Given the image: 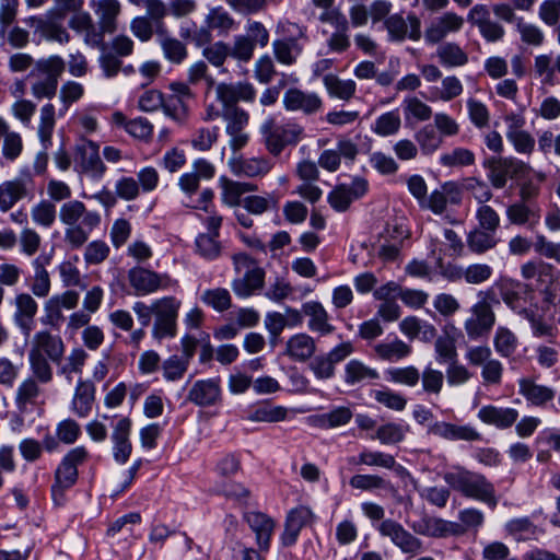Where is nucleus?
I'll list each match as a JSON object with an SVG mask.
<instances>
[{
    "instance_id": "obj_4",
    "label": "nucleus",
    "mask_w": 560,
    "mask_h": 560,
    "mask_svg": "<svg viewBox=\"0 0 560 560\" xmlns=\"http://www.w3.org/2000/svg\"><path fill=\"white\" fill-rule=\"evenodd\" d=\"M487 178L495 189L506 186L509 179L518 180L533 172L532 166L515 156H489L482 162Z\"/></svg>"
},
{
    "instance_id": "obj_27",
    "label": "nucleus",
    "mask_w": 560,
    "mask_h": 560,
    "mask_svg": "<svg viewBox=\"0 0 560 560\" xmlns=\"http://www.w3.org/2000/svg\"><path fill=\"white\" fill-rule=\"evenodd\" d=\"M13 322L21 332L28 337L34 328L38 304L30 293H19L13 300Z\"/></svg>"
},
{
    "instance_id": "obj_21",
    "label": "nucleus",
    "mask_w": 560,
    "mask_h": 560,
    "mask_svg": "<svg viewBox=\"0 0 560 560\" xmlns=\"http://www.w3.org/2000/svg\"><path fill=\"white\" fill-rule=\"evenodd\" d=\"M282 104L288 112H302L305 115H313L323 107V101L317 93L299 88H289L283 94Z\"/></svg>"
},
{
    "instance_id": "obj_59",
    "label": "nucleus",
    "mask_w": 560,
    "mask_h": 560,
    "mask_svg": "<svg viewBox=\"0 0 560 560\" xmlns=\"http://www.w3.org/2000/svg\"><path fill=\"white\" fill-rule=\"evenodd\" d=\"M121 5L118 0H100L96 14L100 16V25L103 32L113 33L116 28V18L120 13Z\"/></svg>"
},
{
    "instance_id": "obj_46",
    "label": "nucleus",
    "mask_w": 560,
    "mask_h": 560,
    "mask_svg": "<svg viewBox=\"0 0 560 560\" xmlns=\"http://www.w3.org/2000/svg\"><path fill=\"white\" fill-rule=\"evenodd\" d=\"M378 377L380 374L375 369L365 365L358 359L350 360L343 369V381L349 386L363 384Z\"/></svg>"
},
{
    "instance_id": "obj_50",
    "label": "nucleus",
    "mask_w": 560,
    "mask_h": 560,
    "mask_svg": "<svg viewBox=\"0 0 560 560\" xmlns=\"http://www.w3.org/2000/svg\"><path fill=\"white\" fill-rule=\"evenodd\" d=\"M373 350L378 359L389 362L399 361L411 353V347L398 338L378 342Z\"/></svg>"
},
{
    "instance_id": "obj_1",
    "label": "nucleus",
    "mask_w": 560,
    "mask_h": 560,
    "mask_svg": "<svg viewBox=\"0 0 560 560\" xmlns=\"http://www.w3.org/2000/svg\"><path fill=\"white\" fill-rule=\"evenodd\" d=\"M47 195L51 202L65 201L58 211L59 221L66 226L63 241L72 250L81 248L101 224V214L95 210H89L82 201L70 199L72 190L62 180L50 179L47 184Z\"/></svg>"
},
{
    "instance_id": "obj_26",
    "label": "nucleus",
    "mask_w": 560,
    "mask_h": 560,
    "mask_svg": "<svg viewBox=\"0 0 560 560\" xmlns=\"http://www.w3.org/2000/svg\"><path fill=\"white\" fill-rule=\"evenodd\" d=\"M462 190L455 182H446L434 189L421 203V208L431 210L434 214H442L447 205H459Z\"/></svg>"
},
{
    "instance_id": "obj_2",
    "label": "nucleus",
    "mask_w": 560,
    "mask_h": 560,
    "mask_svg": "<svg viewBox=\"0 0 560 560\" xmlns=\"http://www.w3.org/2000/svg\"><path fill=\"white\" fill-rule=\"evenodd\" d=\"M443 480L463 497L482 502L491 510L499 503L494 485L480 472L458 465L444 472Z\"/></svg>"
},
{
    "instance_id": "obj_18",
    "label": "nucleus",
    "mask_w": 560,
    "mask_h": 560,
    "mask_svg": "<svg viewBox=\"0 0 560 560\" xmlns=\"http://www.w3.org/2000/svg\"><path fill=\"white\" fill-rule=\"evenodd\" d=\"M215 94L218 101L222 104V112L230 108H240L236 104L240 101L254 102L256 97V90L252 83L237 82V83H219L215 86Z\"/></svg>"
},
{
    "instance_id": "obj_11",
    "label": "nucleus",
    "mask_w": 560,
    "mask_h": 560,
    "mask_svg": "<svg viewBox=\"0 0 560 560\" xmlns=\"http://www.w3.org/2000/svg\"><path fill=\"white\" fill-rule=\"evenodd\" d=\"M73 162L74 170L92 180L103 178L107 170L100 156L98 144L86 139H82L75 144Z\"/></svg>"
},
{
    "instance_id": "obj_25",
    "label": "nucleus",
    "mask_w": 560,
    "mask_h": 560,
    "mask_svg": "<svg viewBox=\"0 0 560 560\" xmlns=\"http://www.w3.org/2000/svg\"><path fill=\"white\" fill-rule=\"evenodd\" d=\"M411 529L415 534L431 538H445L464 532L456 523L430 515H423L420 520L413 522Z\"/></svg>"
},
{
    "instance_id": "obj_36",
    "label": "nucleus",
    "mask_w": 560,
    "mask_h": 560,
    "mask_svg": "<svg viewBox=\"0 0 560 560\" xmlns=\"http://www.w3.org/2000/svg\"><path fill=\"white\" fill-rule=\"evenodd\" d=\"M25 23L34 30L35 34H39L46 40L66 44L70 40L67 30L54 20L44 19L42 16H30Z\"/></svg>"
},
{
    "instance_id": "obj_49",
    "label": "nucleus",
    "mask_w": 560,
    "mask_h": 560,
    "mask_svg": "<svg viewBox=\"0 0 560 560\" xmlns=\"http://www.w3.org/2000/svg\"><path fill=\"white\" fill-rule=\"evenodd\" d=\"M499 241L497 233L478 226L471 230L466 237L469 250L477 255H482L486 252L493 249L498 245Z\"/></svg>"
},
{
    "instance_id": "obj_43",
    "label": "nucleus",
    "mask_w": 560,
    "mask_h": 560,
    "mask_svg": "<svg viewBox=\"0 0 560 560\" xmlns=\"http://www.w3.org/2000/svg\"><path fill=\"white\" fill-rule=\"evenodd\" d=\"M205 24L218 36H226L237 28L236 21L223 7L211 8L205 16Z\"/></svg>"
},
{
    "instance_id": "obj_15",
    "label": "nucleus",
    "mask_w": 560,
    "mask_h": 560,
    "mask_svg": "<svg viewBox=\"0 0 560 560\" xmlns=\"http://www.w3.org/2000/svg\"><path fill=\"white\" fill-rule=\"evenodd\" d=\"M388 40L401 43L406 38L418 42L421 38V21L415 13L405 19L400 13H394L384 21Z\"/></svg>"
},
{
    "instance_id": "obj_47",
    "label": "nucleus",
    "mask_w": 560,
    "mask_h": 560,
    "mask_svg": "<svg viewBox=\"0 0 560 560\" xmlns=\"http://www.w3.org/2000/svg\"><path fill=\"white\" fill-rule=\"evenodd\" d=\"M42 394V389L39 387V383L35 381L33 377H26L21 382L18 386L14 402L19 411L26 412L30 410V407L34 406L37 402Z\"/></svg>"
},
{
    "instance_id": "obj_51",
    "label": "nucleus",
    "mask_w": 560,
    "mask_h": 560,
    "mask_svg": "<svg viewBox=\"0 0 560 560\" xmlns=\"http://www.w3.org/2000/svg\"><path fill=\"white\" fill-rule=\"evenodd\" d=\"M56 125V108L54 104L47 103L42 106L39 112V125L37 135L45 150L51 145L52 132Z\"/></svg>"
},
{
    "instance_id": "obj_19",
    "label": "nucleus",
    "mask_w": 560,
    "mask_h": 560,
    "mask_svg": "<svg viewBox=\"0 0 560 560\" xmlns=\"http://www.w3.org/2000/svg\"><path fill=\"white\" fill-rule=\"evenodd\" d=\"M464 18L455 12H445L436 16L424 31L427 44H440L448 34L459 32L464 26Z\"/></svg>"
},
{
    "instance_id": "obj_56",
    "label": "nucleus",
    "mask_w": 560,
    "mask_h": 560,
    "mask_svg": "<svg viewBox=\"0 0 560 560\" xmlns=\"http://www.w3.org/2000/svg\"><path fill=\"white\" fill-rule=\"evenodd\" d=\"M50 362L48 358L43 357L39 352L35 353L28 350V364L32 372L31 377L35 378L36 382L48 384L52 381L54 371Z\"/></svg>"
},
{
    "instance_id": "obj_52",
    "label": "nucleus",
    "mask_w": 560,
    "mask_h": 560,
    "mask_svg": "<svg viewBox=\"0 0 560 560\" xmlns=\"http://www.w3.org/2000/svg\"><path fill=\"white\" fill-rule=\"evenodd\" d=\"M517 336L508 327L499 326L493 336V347L502 358L512 357L518 348Z\"/></svg>"
},
{
    "instance_id": "obj_54",
    "label": "nucleus",
    "mask_w": 560,
    "mask_h": 560,
    "mask_svg": "<svg viewBox=\"0 0 560 560\" xmlns=\"http://www.w3.org/2000/svg\"><path fill=\"white\" fill-rule=\"evenodd\" d=\"M353 417L349 407L339 406L328 412L318 415L315 418V424L324 430L335 429L348 424Z\"/></svg>"
},
{
    "instance_id": "obj_41",
    "label": "nucleus",
    "mask_w": 560,
    "mask_h": 560,
    "mask_svg": "<svg viewBox=\"0 0 560 560\" xmlns=\"http://www.w3.org/2000/svg\"><path fill=\"white\" fill-rule=\"evenodd\" d=\"M348 463L352 465H365L369 467H378L388 470H393L396 468L402 469L400 465L397 464L395 457L392 454L384 453L381 451H372L364 448L361 451L358 456H351L348 458Z\"/></svg>"
},
{
    "instance_id": "obj_32",
    "label": "nucleus",
    "mask_w": 560,
    "mask_h": 560,
    "mask_svg": "<svg viewBox=\"0 0 560 560\" xmlns=\"http://www.w3.org/2000/svg\"><path fill=\"white\" fill-rule=\"evenodd\" d=\"M96 387L93 381L79 378L74 388L70 409L79 418H86L95 402Z\"/></svg>"
},
{
    "instance_id": "obj_35",
    "label": "nucleus",
    "mask_w": 560,
    "mask_h": 560,
    "mask_svg": "<svg viewBox=\"0 0 560 560\" xmlns=\"http://www.w3.org/2000/svg\"><path fill=\"white\" fill-rule=\"evenodd\" d=\"M477 417L486 424L493 425L500 430H505L516 422L518 411L514 408L487 405L479 409Z\"/></svg>"
},
{
    "instance_id": "obj_20",
    "label": "nucleus",
    "mask_w": 560,
    "mask_h": 560,
    "mask_svg": "<svg viewBox=\"0 0 560 560\" xmlns=\"http://www.w3.org/2000/svg\"><path fill=\"white\" fill-rule=\"evenodd\" d=\"M468 21L476 25L480 35L488 43H497L503 39L505 35L504 27L490 16V11L485 4L474 5L467 16Z\"/></svg>"
},
{
    "instance_id": "obj_30",
    "label": "nucleus",
    "mask_w": 560,
    "mask_h": 560,
    "mask_svg": "<svg viewBox=\"0 0 560 560\" xmlns=\"http://www.w3.org/2000/svg\"><path fill=\"white\" fill-rule=\"evenodd\" d=\"M302 312L308 318L307 328L319 336H327L335 331L330 316L324 305L318 301H308L302 304Z\"/></svg>"
},
{
    "instance_id": "obj_7",
    "label": "nucleus",
    "mask_w": 560,
    "mask_h": 560,
    "mask_svg": "<svg viewBox=\"0 0 560 560\" xmlns=\"http://www.w3.org/2000/svg\"><path fill=\"white\" fill-rule=\"evenodd\" d=\"M260 133L268 152L278 156L287 145H294L302 139L304 128L296 122L280 125L269 117L261 124Z\"/></svg>"
},
{
    "instance_id": "obj_42",
    "label": "nucleus",
    "mask_w": 560,
    "mask_h": 560,
    "mask_svg": "<svg viewBox=\"0 0 560 560\" xmlns=\"http://www.w3.org/2000/svg\"><path fill=\"white\" fill-rule=\"evenodd\" d=\"M518 393L534 406H544L555 398V390L548 386L535 383L530 378L518 381Z\"/></svg>"
},
{
    "instance_id": "obj_37",
    "label": "nucleus",
    "mask_w": 560,
    "mask_h": 560,
    "mask_svg": "<svg viewBox=\"0 0 560 560\" xmlns=\"http://www.w3.org/2000/svg\"><path fill=\"white\" fill-rule=\"evenodd\" d=\"M131 421L129 418H121L115 425L112 440L114 443L113 455L117 463L125 464L130 457L132 446L129 441Z\"/></svg>"
},
{
    "instance_id": "obj_40",
    "label": "nucleus",
    "mask_w": 560,
    "mask_h": 560,
    "mask_svg": "<svg viewBox=\"0 0 560 560\" xmlns=\"http://www.w3.org/2000/svg\"><path fill=\"white\" fill-rule=\"evenodd\" d=\"M304 50V45L298 37H283L273 40L272 52L276 60L283 66L294 65Z\"/></svg>"
},
{
    "instance_id": "obj_31",
    "label": "nucleus",
    "mask_w": 560,
    "mask_h": 560,
    "mask_svg": "<svg viewBox=\"0 0 560 560\" xmlns=\"http://www.w3.org/2000/svg\"><path fill=\"white\" fill-rule=\"evenodd\" d=\"M428 433L448 440V441H479L481 434L471 425H457L445 421H436L432 423Z\"/></svg>"
},
{
    "instance_id": "obj_16",
    "label": "nucleus",
    "mask_w": 560,
    "mask_h": 560,
    "mask_svg": "<svg viewBox=\"0 0 560 560\" xmlns=\"http://www.w3.org/2000/svg\"><path fill=\"white\" fill-rule=\"evenodd\" d=\"M318 21L335 27V31L326 39L328 51L332 54L346 52L351 46L347 16L341 11H335L330 14L318 15Z\"/></svg>"
},
{
    "instance_id": "obj_10",
    "label": "nucleus",
    "mask_w": 560,
    "mask_h": 560,
    "mask_svg": "<svg viewBox=\"0 0 560 560\" xmlns=\"http://www.w3.org/2000/svg\"><path fill=\"white\" fill-rule=\"evenodd\" d=\"M499 293L504 304L521 317L537 305L534 290L517 280L503 279L499 283Z\"/></svg>"
},
{
    "instance_id": "obj_62",
    "label": "nucleus",
    "mask_w": 560,
    "mask_h": 560,
    "mask_svg": "<svg viewBox=\"0 0 560 560\" xmlns=\"http://www.w3.org/2000/svg\"><path fill=\"white\" fill-rule=\"evenodd\" d=\"M464 91L463 83L455 75L445 77L442 80L441 88H432L430 101H443L450 102L456 97H458Z\"/></svg>"
},
{
    "instance_id": "obj_48",
    "label": "nucleus",
    "mask_w": 560,
    "mask_h": 560,
    "mask_svg": "<svg viewBox=\"0 0 560 560\" xmlns=\"http://www.w3.org/2000/svg\"><path fill=\"white\" fill-rule=\"evenodd\" d=\"M349 485L354 490L374 492V491H392L394 489L392 482L377 474H357L353 475Z\"/></svg>"
},
{
    "instance_id": "obj_23",
    "label": "nucleus",
    "mask_w": 560,
    "mask_h": 560,
    "mask_svg": "<svg viewBox=\"0 0 560 560\" xmlns=\"http://www.w3.org/2000/svg\"><path fill=\"white\" fill-rule=\"evenodd\" d=\"M368 191V182L362 177L354 178L350 185L336 186L328 194L329 205L339 212L346 211L351 202L364 196Z\"/></svg>"
},
{
    "instance_id": "obj_45",
    "label": "nucleus",
    "mask_w": 560,
    "mask_h": 560,
    "mask_svg": "<svg viewBox=\"0 0 560 560\" xmlns=\"http://www.w3.org/2000/svg\"><path fill=\"white\" fill-rule=\"evenodd\" d=\"M323 84L330 97L341 101H350L357 92V83L351 79H340L334 73L323 77Z\"/></svg>"
},
{
    "instance_id": "obj_63",
    "label": "nucleus",
    "mask_w": 560,
    "mask_h": 560,
    "mask_svg": "<svg viewBox=\"0 0 560 560\" xmlns=\"http://www.w3.org/2000/svg\"><path fill=\"white\" fill-rule=\"evenodd\" d=\"M33 222L44 229H50L57 218V209L54 202L43 199L31 208Z\"/></svg>"
},
{
    "instance_id": "obj_13",
    "label": "nucleus",
    "mask_w": 560,
    "mask_h": 560,
    "mask_svg": "<svg viewBox=\"0 0 560 560\" xmlns=\"http://www.w3.org/2000/svg\"><path fill=\"white\" fill-rule=\"evenodd\" d=\"M128 281L138 296L149 295L159 290H167L177 284L167 273L136 266L128 270Z\"/></svg>"
},
{
    "instance_id": "obj_53",
    "label": "nucleus",
    "mask_w": 560,
    "mask_h": 560,
    "mask_svg": "<svg viewBox=\"0 0 560 560\" xmlns=\"http://www.w3.org/2000/svg\"><path fill=\"white\" fill-rule=\"evenodd\" d=\"M407 122L427 121L432 117V108L417 96H407L401 103Z\"/></svg>"
},
{
    "instance_id": "obj_28",
    "label": "nucleus",
    "mask_w": 560,
    "mask_h": 560,
    "mask_svg": "<svg viewBox=\"0 0 560 560\" xmlns=\"http://www.w3.org/2000/svg\"><path fill=\"white\" fill-rule=\"evenodd\" d=\"M231 172L238 177L257 178L266 176L273 167V163L264 156L233 158L229 160Z\"/></svg>"
},
{
    "instance_id": "obj_60",
    "label": "nucleus",
    "mask_w": 560,
    "mask_h": 560,
    "mask_svg": "<svg viewBox=\"0 0 560 560\" xmlns=\"http://www.w3.org/2000/svg\"><path fill=\"white\" fill-rule=\"evenodd\" d=\"M504 530L516 541H526L537 535V526L528 517H517L510 520L504 525Z\"/></svg>"
},
{
    "instance_id": "obj_55",
    "label": "nucleus",
    "mask_w": 560,
    "mask_h": 560,
    "mask_svg": "<svg viewBox=\"0 0 560 560\" xmlns=\"http://www.w3.org/2000/svg\"><path fill=\"white\" fill-rule=\"evenodd\" d=\"M114 118L117 122L124 124L126 132L133 138L148 141L153 135V125L144 117L126 120L121 113H115Z\"/></svg>"
},
{
    "instance_id": "obj_24",
    "label": "nucleus",
    "mask_w": 560,
    "mask_h": 560,
    "mask_svg": "<svg viewBox=\"0 0 560 560\" xmlns=\"http://www.w3.org/2000/svg\"><path fill=\"white\" fill-rule=\"evenodd\" d=\"M187 400L202 408L220 404L222 400L220 378L196 381L187 394Z\"/></svg>"
},
{
    "instance_id": "obj_12",
    "label": "nucleus",
    "mask_w": 560,
    "mask_h": 560,
    "mask_svg": "<svg viewBox=\"0 0 560 560\" xmlns=\"http://www.w3.org/2000/svg\"><path fill=\"white\" fill-rule=\"evenodd\" d=\"M35 182L30 170H23L12 179L0 184V211L7 212L22 199H32Z\"/></svg>"
},
{
    "instance_id": "obj_58",
    "label": "nucleus",
    "mask_w": 560,
    "mask_h": 560,
    "mask_svg": "<svg viewBox=\"0 0 560 560\" xmlns=\"http://www.w3.org/2000/svg\"><path fill=\"white\" fill-rule=\"evenodd\" d=\"M401 127V118L397 109L380 115L371 126V130L381 137H389L398 133Z\"/></svg>"
},
{
    "instance_id": "obj_33",
    "label": "nucleus",
    "mask_w": 560,
    "mask_h": 560,
    "mask_svg": "<svg viewBox=\"0 0 560 560\" xmlns=\"http://www.w3.org/2000/svg\"><path fill=\"white\" fill-rule=\"evenodd\" d=\"M156 42L162 50L164 59L173 65L183 63L188 57L186 44L172 36L166 27L155 30Z\"/></svg>"
},
{
    "instance_id": "obj_6",
    "label": "nucleus",
    "mask_w": 560,
    "mask_h": 560,
    "mask_svg": "<svg viewBox=\"0 0 560 560\" xmlns=\"http://www.w3.org/2000/svg\"><path fill=\"white\" fill-rule=\"evenodd\" d=\"M88 458V451L83 446L70 450L61 459L55 471V482L51 486V497L56 505H63L65 492L78 480V466Z\"/></svg>"
},
{
    "instance_id": "obj_17",
    "label": "nucleus",
    "mask_w": 560,
    "mask_h": 560,
    "mask_svg": "<svg viewBox=\"0 0 560 560\" xmlns=\"http://www.w3.org/2000/svg\"><path fill=\"white\" fill-rule=\"evenodd\" d=\"M222 118L226 122L225 131L230 137V148L233 151L243 149L249 140V136L246 132L249 121L248 113L243 108H230L222 112Z\"/></svg>"
},
{
    "instance_id": "obj_61",
    "label": "nucleus",
    "mask_w": 560,
    "mask_h": 560,
    "mask_svg": "<svg viewBox=\"0 0 560 560\" xmlns=\"http://www.w3.org/2000/svg\"><path fill=\"white\" fill-rule=\"evenodd\" d=\"M195 250L206 260H215L221 256L222 244L219 236L200 233L195 240Z\"/></svg>"
},
{
    "instance_id": "obj_3",
    "label": "nucleus",
    "mask_w": 560,
    "mask_h": 560,
    "mask_svg": "<svg viewBox=\"0 0 560 560\" xmlns=\"http://www.w3.org/2000/svg\"><path fill=\"white\" fill-rule=\"evenodd\" d=\"M65 69L66 62L58 55L37 60L28 74L32 79V95L37 100H51L57 93L58 82Z\"/></svg>"
},
{
    "instance_id": "obj_44",
    "label": "nucleus",
    "mask_w": 560,
    "mask_h": 560,
    "mask_svg": "<svg viewBox=\"0 0 560 560\" xmlns=\"http://www.w3.org/2000/svg\"><path fill=\"white\" fill-rule=\"evenodd\" d=\"M435 56L441 66L445 68H458L468 62L467 52L454 42H445L438 46Z\"/></svg>"
},
{
    "instance_id": "obj_5",
    "label": "nucleus",
    "mask_w": 560,
    "mask_h": 560,
    "mask_svg": "<svg viewBox=\"0 0 560 560\" xmlns=\"http://www.w3.org/2000/svg\"><path fill=\"white\" fill-rule=\"evenodd\" d=\"M180 307L182 301L172 295L155 299L151 302V310L153 311L151 336L153 339L161 341L176 337Z\"/></svg>"
},
{
    "instance_id": "obj_64",
    "label": "nucleus",
    "mask_w": 560,
    "mask_h": 560,
    "mask_svg": "<svg viewBox=\"0 0 560 560\" xmlns=\"http://www.w3.org/2000/svg\"><path fill=\"white\" fill-rule=\"evenodd\" d=\"M278 203L279 198L273 192L266 194L265 196L250 195L243 199L244 209L255 215H260L268 210L276 209Z\"/></svg>"
},
{
    "instance_id": "obj_57",
    "label": "nucleus",
    "mask_w": 560,
    "mask_h": 560,
    "mask_svg": "<svg viewBox=\"0 0 560 560\" xmlns=\"http://www.w3.org/2000/svg\"><path fill=\"white\" fill-rule=\"evenodd\" d=\"M415 139L422 154L431 155L443 144V138L432 125H425L415 133Z\"/></svg>"
},
{
    "instance_id": "obj_14",
    "label": "nucleus",
    "mask_w": 560,
    "mask_h": 560,
    "mask_svg": "<svg viewBox=\"0 0 560 560\" xmlns=\"http://www.w3.org/2000/svg\"><path fill=\"white\" fill-rule=\"evenodd\" d=\"M497 316L491 304L481 299L470 307V316L464 322L466 336L471 341L487 338L495 325Z\"/></svg>"
},
{
    "instance_id": "obj_39",
    "label": "nucleus",
    "mask_w": 560,
    "mask_h": 560,
    "mask_svg": "<svg viewBox=\"0 0 560 560\" xmlns=\"http://www.w3.org/2000/svg\"><path fill=\"white\" fill-rule=\"evenodd\" d=\"M221 187V200L231 208L237 207L243 202L242 196L246 192L257 190V185L245 182L232 180L225 176L219 178Z\"/></svg>"
},
{
    "instance_id": "obj_29",
    "label": "nucleus",
    "mask_w": 560,
    "mask_h": 560,
    "mask_svg": "<svg viewBox=\"0 0 560 560\" xmlns=\"http://www.w3.org/2000/svg\"><path fill=\"white\" fill-rule=\"evenodd\" d=\"M314 520L312 510L301 505L292 509L285 520L284 530L281 535L283 546L294 545L303 527L310 525Z\"/></svg>"
},
{
    "instance_id": "obj_22",
    "label": "nucleus",
    "mask_w": 560,
    "mask_h": 560,
    "mask_svg": "<svg viewBox=\"0 0 560 560\" xmlns=\"http://www.w3.org/2000/svg\"><path fill=\"white\" fill-rule=\"evenodd\" d=\"M30 351L39 352L43 357L48 358L51 363L60 365L65 357L66 345L60 335L52 334L49 330H39L33 336Z\"/></svg>"
},
{
    "instance_id": "obj_38",
    "label": "nucleus",
    "mask_w": 560,
    "mask_h": 560,
    "mask_svg": "<svg viewBox=\"0 0 560 560\" xmlns=\"http://www.w3.org/2000/svg\"><path fill=\"white\" fill-rule=\"evenodd\" d=\"M244 518L255 533L259 548L267 550L275 529L273 520L261 512H247Z\"/></svg>"
},
{
    "instance_id": "obj_9",
    "label": "nucleus",
    "mask_w": 560,
    "mask_h": 560,
    "mask_svg": "<svg viewBox=\"0 0 560 560\" xmlns=\"http://www.w3.org/2000/svg\"><path fill=\"white\" fill-rule=\"evenodd\" d=\"M354 352L351 341H342L326 353L313 355L308 369L317 381H329L336 375V366Z\"/></svg>"
},
{
    "instance_id": "obj_34",
    "label": "nucleus",
    "mask_w": 560,
    "mask_h": 560,
    "mask_svg": "<svg viewBox=\"0 0 560 560\" xmlns=\"http://www.w3.org/2000/svg\"><path fill=\"white\" fill-rule=\"evenodd\" d=\"M317 350L314 337L306 332L292 335L285 342L284 354L294 362H306Z\"/></svg>"
},
{
    "instance_id": "obj_8",
    "label": "nucleus",
    "mask_w": 560,
    "mask_h": 560,
    "mask_svg": "<svg viewBox=\"0 0 560 560\" xmlns=\"http://www.w3.org/2000/svg\"><path fill=\"white\" fill-rule=\"evenodd\" d=\"M236 271L245 270L242 277H238L232 282V290L240 298H248L256 290L262 288L265 280V271L256 261L247 254L241 253L233 257Z\"/></svg>"
}]
</instances>
